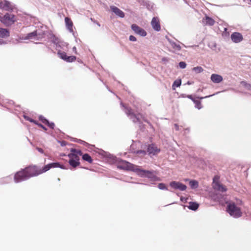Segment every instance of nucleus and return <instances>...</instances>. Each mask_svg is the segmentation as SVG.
I'll use <instances>...</instances> for the list:
<instances>
[{
	"label": "nucleus",
	"instance_id": "c756f323",
	"mask_svg": "<svg viewBox=\"0 0 251 251\" xmlns=\"http://www.w3.org/2000/svg\"><path fill=\"white\" fill-rule=\"evenodd\" d=\"M76 60V57L75 56H67L65 61L68 62H72Z\"/></svg>",
	"mask_w": 251,
	"mask_h": 251
},
{
	"label": "nucleus",
	"instance_id": "ea45409f",
	"mask_svg": "<svg viewBox=\"0 0 251 251\" xmlns=\"http://www.w3.org/2000/svg\"><path fill=\"white\" fill-rule=\"evenodd\" d=\"M28 120H29L30 122H31V123H34V124H35L36 122H37V121H36L35 120H33V119H29Z\"/></svg>",
	"mask_w": 251,
	"mask_h": 251
},
{
	"label": "nucleus",
	"instance_id": "1a4fd4ad",
	"mask_svg": "<svg viewBox=\"0 0 251 251\" xmlns=\"http://www.w3.org/2000/svg\"><path fill=\"white\" fill-rule=\"evenodd\" d=\"M170 185L173 188L175 189H179L180 191H185L187 188V187L185 185L180 182L175 181L171 182L170 183Z\"/></svg>",
	"mask_w": 251,
	"mask_h": 251
},
{
	"label": "nucleus",
	"instance_id": "b1692460",
	"mask_svg": "<svg viewBox=\"0 0 251 251\" xmlns=\"http://www.w3.org/2000/svg\"><path fill=\"white\" fill-rule=\"evenodd\" d=\"M69 163L71 166L73 168H76L77 166L80 165L79 161L74 160H69Z\"/></svg>",
	"mask_w": 251,
	"mask_h": 251
},
{
	"label": "nucleus",
	"instance_id": "ddd939ff",
	"mask_svg": "<svg viewBox=\"0 0 251 251\" xmlns=\"http://www.w3.org/2000/svg\"><path fill=\"white\" fill-rule=\"evenodd\" d=\"M152 28L156 31H159L161 29L159 20L157 17H153L151 22Z\"/></svg>",
	"mask_w": 251,
	"mask_h": 251
},
{
	"label": "nucleus",
	"instance_id": "dca6fc26",
	"mask_svg": "<svg viewBox=\"0 0 251 251\" xmlns=\"http://www.w3.org/2000/svg\"><path fill=\"white\" fill-rule=\"evenodd\" d=\"M211 81L215 83H219L223 81V77L218 74H212L211 75Z\"/></svg>",
	"mask_w": 251,
	"mask_h": 251
},
{
	"label": "nucleus",
	"instance_id": "6e6552de",
	"mask_svg": "<svg viewBox=\"0 0 251 251\" xmlns=\"http://www.w3.org/2000/svg\"><path fill=\"white\" fill-rule=\"evenodd\" d=\"M0 8L5 11H12L13 9L12 4L6 0L0 1Z\"/></svg>",
	"mask_w": 251,
	"mask_h": 251
},
{
	"label": "nucleus",
	"instance_id": "412c9836",
	"mask_svg": "<svg viewBox=\"0 0 251 251\" xmlns=\"http://www.w3.org/2000/svg\"><path fill=\"white\" fill-rule=\"evenodd\" d=\"M189 204V209L192 210H196L199 206V204L196 202H190Z\"/></svg>",
	"mask_w": 251,
	"mask_h": 251
},
{
	"label": "nucleus",
	"instance_id": "e433bc0d",
	"mask_svg": "<svg viewBox=\"0 0 251 251\" xmlns=\"http://www.w3.org/2000/svg\"><path fill=\"white\" fill-rule=\"evenodd\" d=\"M137 153L138 154H142L143 155H145L146 154V152L145 151L140 150L137 151Z\"/></svg>",
	"mask_w": 251,
	"mask_h": 251
},
{
	"label": "nucleus",
	"instance_id": "79ce46f5",
	"mask_svg": "<svg viewBox=\"0 0 251 251\" xmlns=\"http://www.w3.org/2000/svg\"><path fill=\"white\" fill-rule=\"evenodd\" d=\"M73 49V50L74 51H75V52L76 53V47H74Z\"/></svg>",
	"mask_w": 251,
	"mask_h": 251
},
{
	"label": "nucleus",
	"instance_id": "473e14b6",
	"mask_svg": "<svg viewBox=\"0 0 251 251\" xmlns=\"http://www.w3.org/2000/svg\"><path fill=\"white\" fill-rule=\"evenodd\" d=\"M158 187L160 189H161V190H166L167 189V187H166V185L163 183H159Z\"/></svg>",
	"mask_w": 251,
	"mask_h": 251
},
{
	"label": "nucleus",
	"instance_id": "4c0bfd02",
	"mask_svg": "<svg viewBox=\"0 0 251 251\" xmlns=\"http://www.w3.org/2000/svg\"><path fill=\"white\" fill-rule=\"evenodd\" d=\"M129 39L131 41H136L137 40L136 38L133 35H130L129 37Z\"/></svg>",
	"mask_w": 251,
	"mask_h": 251
},
{
	"label": "nucleus",
	"instance_id": "2f4dec72",
	"mask_svg": "<svg viewBox=\"0 0 251 251\" xmlns=\"http://www.w3.org/2000/svg\"><path fill=\"white\" fill-rule=\"evenodd\" d=\"M39 119L41 121L43 124L46 125L47 123H48V120L46 119L44 116H40L39 117Z\"/></svg>",
	"mask_w": 251,
	"mask_h": 251
},
{
	"label": "nucleus",
	"instance_id": "0eeeda50",
	"mask_svg": "<svg viewBox=\"0 0 251 251\" xmlns=\"http://www.w3.org/2000/svg\"><path fill=\"white\" fill-rule=\"evenodd\" d=\"M82 155V151L79 150L72 149L71 152L68 154L70 160L79 161V156Z\"/></svg>",
	"mask_w": 251,
	"mask_h": 251
},
{
	"label": "nucleus",
	"instance_id": "9d476101",
	"mask_svg": "<svg viewBox=\"0 0 251 251\" xmlns=\"http://www.w3.org/2000/svg\"><path fill=\"white\" fill-rule=\"evenodd\" d=\"M131 28L135 33L139 34L141 36H145L147 35L146 31L136 24L132 25Z\"/></svg>",
	"mask_w": 251,
	"mask_h": 251
},
{
	"label": "nucleus",
	"instance_id": "5701e85b",
	"mask_svg": "<svg viewBox=\"0 0 251 251\" xmlns=\"http://www.w3.org/2000/svg\"><path fill=\"white\" fill-rule=\"evenodd\" d=\"M141 172L143 173V174L149 178H152L155 176L153 174L149 171L141 170Z\"/></svg>",
	"mask_w": 251,
	"mask_h": 251
},
{
	"label": "nucleus",
	"instance_id": "393cba45",
	"mask_svg": "<svg viewBox=\"0 0 251 251\" xmlns=\"http://www.w3.org/2000/svg\"><path fill=\"white\" fill-rule=\"evenodd\" d=\"M57 54H58L59 57L60 58H61L62 59H63L65 61V60H66V58L68 56L67 55L66 52L59 50L58 51Z\"/></svg>",
	"mask_w": 251,
	"mask_h": 251
},
{
	"label": "nucleus",
	"instance_id": "4be33fe9",
	"mask_svg": "<svg viewBox=\"0 0 251 251\" xmlns=\"http://www.w3.org/2000/svg\"><path fill=\"white\" fill-rule=\"evenodd\" d=\"M82 157V159L83 160L88 162L89 163H92L93 162V159L89 154L88 153H85L84 154H82L81 155Z\"/></svg>",
	"mask_w": 251,
	"mask_h": 251
},
{
	"label": "nucleus",
	"instance_id": "a211bd4d",
	"mask_svg": "<svg viewBox=\"0 0 251 251\" xmlns=\"http://www.w3.org/2000/svg\"><path fill=\"white\" fill-rule=\"evenodd\" d=\"M65 22L67 28L70 31H73V24L72 20L68 17L65 18Z\"/></svg>",
	"mask_w": 251,
	"mask_h": 251
},
{
	"label": "nucleus",
	"instance_id": "20e7f679",
	"mask_svg": "<svg viewBox=\"0 0 251 251\" xmlns=\"http://www.w3.org/2000/svg\"><path fill=\"white\" fill-rule=\"evenodd\" d=\"M0 21L5 25L8 26L14 24L16 19L13 14L6 13L4 16L0 17Z\"/></svg>",
	"mask_w": 251,
	"mask_h": 251
},
{
	"label": "nucleus",
	"instance_id": "7c9ffc66",
	"mask_svg": "<svg viewBox=\"0 0 251 251\" xmlns=\"http://www.w3.org/2000/svg\"><path fill=\"white\" fill-rule=\"evenodd\" d=\"M193 70L196 73H200L203 71V69L201 67L198 66L193 68Z\"/></svg>",
	"mask_w": 251,
	"mask_h": 251
},
{
	"label": "nucleus",
	"instance_id": "7ed1b4c3",
	"mask_svg": "<svg viewBox=\"0 0 251 251\" xmlns=\"http://www.w3.org/2000/svg\"><path fill=\"white\" fill-rule=\"evenodd\" d=\"M126 113L130 116V118L132 119V121L134 123L141 122V120L145 121L144 119V116L141 113H134L132 109L130 107H125Z\"/></svg>",
	"mask_w": 251,
	"mask_h": 251
},
{
	"label": "nucleus",
	"instance_id": "c85d7f7f",
	"mask_svg": "<svg viewBox=\"0 0 251 251\" xmlns=\"http://www.w3.org/2000/svg\"><path fill=\"white\" fill-rule=\"evenodd\" d=\"M181 80H176L174 81L173 84V89L175 90V87H179L181 85Z\"/></svg>",
	"mask_w": 251,
	"mask_h": 251
},
{
	"label": "nucleus",
	"instance_id": "aec40b11",
	"mask_svg": "<svg viewBox=\"0 0 251 251\" xmlns=\"http://www.w3.org/2000/svg\"><path fill=\"white\" fill-rule=\"evenodd\" d=\"M9 36V32L6 29L0 28V37L4 38Z\"/></svg>",
	"mask_w": 251,
	"mask_h": 251
},
{
	"label": "nucleus",
	"instance_id": "a878e982",
	"mask_svg": "<svg viewBox=\"0 0 251 251\" xmlns=\"http://www.w3.org/2000/svg\"><path fill=\"white\" fill-rule=\"evenodd\" d=\"M189 185L191 188L195 189L198 187V182L196 180H191L189 182Z\"/></svg>",
	"mask_w": 251,
	"mask_h": 251
},
{
	"label": "nucleus",
	"instance_id": "423d86ee",
	"mask_svg": "<svg viewBox=\"0 0 251 251\" xmlns=\"http://www.w3.org/2000/svg\"><path fill=\"white\" fill-rule=\"evenodd\" d=\"M135 167L133 164L124 160L120 161L118 165V168L125 170L133 171Z\"/></svg>",
	"mask_w": 251,
	"mask_h": 251
},
{
	"label": "nucleus",
	"instance_id": "c9c22d12",
	"mask_svg": "<svg viewBox=\"0 0 251 251\" xmlns=\"http://www.w3.org/2000/svg\"><path fill=\"white\" fill-rule=\"evenodd\" d=\"M35 124L43 128L44 130H47V128L43 125L38 123L37 122H36Z\"/></svg>",
	"mask_w": 251,
	"mask_h": 251
},
{
	"label": "nucleus",
	"instance_id": "f03ea898",
	"mask_svg": "<svg viewBox=\"0 0 251 251\" xmlns=\"http://www.w3.org/2000/svg\"><path fill=\"white\" fill-rule=\"evenodd\" d=\"M226 211L229 215L234 218H238L242 216V212L239 206L243 204L242 201L240 200H237L236 203L233 201H229L226 202Z\"/></svg>",
	"mask_w": 251,
	"mask_h": 251
},
{
	"label": "nucleus",
	"instance_id": "58836bf2",
	"mask_svg": "<svg viewBox=\"0 0 251 251\" xmlns=\"http://www.w3.org/2000/svg\"><path fill=\"white\" fill-rule=\"evenodd\" d=\"M36 149L38 150V151H39L40 152L42 153H44V151L41 148H37Z\"/></svg>",
	"mask_w": 251,
	"mask_h": 251
},
{
	"label": "nucleus",
	"instance_id": "6ab92c4d",
	"mask_svg": "<svg viewBox=\"0 0 251 251\" xmlns=\"http://www.w3.org/2000/svg\"><path fill=\"white\" fill-rule=\"evenodd\" d=\"M50 39L53 43L56 45H58L59 46H60V44L61 42L60 39L58 37H56L55 35L53 34H52L50 35Z\"/></svg>",
	"mask_w": 251,
	"mask_h": 251
},
{
	"label": "nucleus",
	"instance_id": "9b49d317",
	"mask_svg": "<svg viewBox=\"0 0 251 251\" xmlns=\"http://www.w3.org/2000/svg\"><path fill=\"white\" fill-rule=\"evenodd\" d=\"M231 40L235 43H238L243 40V37L241 33L237 32L232 33L230 36Z\"/></svg>",
	"mask_w": 251,
	"mask_h": 251
},
{
	"label": "nucleus",
	"instance_id": "bb28decb",
	"mask_svg": "<svg viewBox=\"0 0 251 251\" xmlns=\"http://www.w3.org/2000/svg\"><path fill=\"white\" fill-rule=\"evenodd\" d=\"M37 31H34L32 32L29 33L27 35L26 39H33L35 38V37L37 36Z\"/></svg>",
	"mask_w": 251,
	"mask_h": 251
},
{
	"label": "nucleus",
	"instance_id": "4468645a",
	"mask_svg": "<svg viewBox=\"0 0 251 251\" xmlns=\"http://www.w3.org/2000/svg\"><path fill=\"white\" fill-rule=\"evenodd\" d=\"M110 8L111 10L117 16L121 17L124 18L125 17V13L119 8L115 6H110Z\"/></svg>",
	"mask_w": 251,
	"mask_h": 251
},
{
	"label": "nucleus",
	"instance_id": "f3484780",
	"mask_svg": "<svg viewBox=\"0 0 251 251\" xmlns=\"http://www.w3.org/2000/svg\"><path fill=\"white\" fill-rule=\"evenodd\" d=\"M203 22L205 24L209 25H213L215 23V21L211 18L208 16H205V18L203 19Z\"/></svg>",
	"mask_w": 251,
	"mask_h": 251
},
{
	"label": "nucleus",
	"instance_id": "cd10ccee",
	"mask_svg": "<svg viewBox=\"0 0 251 251\" xmlns=\"http://www.w3.org/2000/svg\"><path fill=\"white\" fill-rule=\"evenodd\" d=\"M193 102L195 104V107L199 109H200L202 108L201 103L200 100H193Z\"/></svg>",
	"mask_w": 251,
	"mask_h": 251
},
{
	"label": "nucleus",
	"instance_id": "a19ab883",
	"mask_svg": "<svg viewBox=\"0 0 251 251\" xmlns=\"http://www.w3.org/2000/svg\"><path fill=\"white\" fill-rule=\"evenodd\" d=\"M188 97L191 100H195L193 98L192 96H188Z\"/></svg>",
	"mask_w": 251,
	"mask_h": 251
},
{
	"label": "nucleus",
	"instance_id": "f8f14e48",
	"mask_svg": "<svg viewBox=\"0 0 251 251\" xmlns=\"http://www.w3.org/2000/svg\"><path fill=\"white\" fill-rule=\"evenodd\" d=\"M147 151L149 154L155 155L160 151V150L155 145L151 144L148 146Z\"/></svg>",
	"mask_w": 251,
	"mask_h": 251
},
{
	"label": "nucleus",
	"instance_id": "f257e3e1",
	"mask_svg": "<svg viewBox=\"0 0 251 251\" xmlns=\"http://www.w3.org/2000/svg\"><path fill=\"white\" fill-rule=\"evenodd\" d=\"M52 168H60L65 169L63 165H60L58 162L51 163L45 165L42 169L39 168L36 165L29 166L25 168V171L29 178L30 177L35 176L46 172Z\"/></svg>",
	"mask_w": 251,
	"mask_h": 251
},
{
	"label": "nucleus",
	"instance_id": "72a5a7b5",
	"mask_svg": "<svg viewBox=\"0 0 251 251\" xmlns=\"http://www.w3.org/2000/svg\"><path fill=\"white\" fill-rule=\"evenodd\" d=\"M46 125L48 126L51 129H54L55 126L54 124L53 123H50L49 121L48 123H47Z\"/></svg>",
	"mask_w": 251,
	"mask_h": 251
},
{
	"label": "nucleus",
	"instance_id": "2eb2a0df",
	"mask_svg": "<svg viewBox=\"0 0 251 251\" xmlns=\"http://www.w3.org/2000/svg\"><path fill=\"white\" fill-rule=\"evenodd\" d=\"M213 188H214V189L221 191L222 192H226L227 190L225 186L223 185V184H221L220 182L218 181L215 182L214 179Z\"/></svg>",
	"mask_w": 251,
	"mask_h": 251
},
{
	"label": "nucleus",
	"instance_id": "39448f33",
	"mask_svg": "<svg viewBox=\"0 0 251 251\" xmlns=\"http://www.w3.org/2000/svg\"><path fill=\"white\" fill-rule=\"evenodd\" d=\"M28 177L25 171V169L17 172L14 177V181L16 183H18L22 181L28 179Z\"/></svg>",
	"mask_w": 251,
	"mask_h": 251
},
{
	"label": "nucleus",
	"instance_id": "f704fd0d",
	"mask_svg": "<svg viewBox=\"0 0 251 251\" xmlns=\"http://www.w3.org/2000/svg\"><path fill=\"white\" fill-rule=\"evenodd\" d=\"M179 67L182 69H184L186 67V64L185 62L181 61L179 63Z\"/></svg>",
	"mask_w": 251,
	"mask_h": 251
}]
</instances>
